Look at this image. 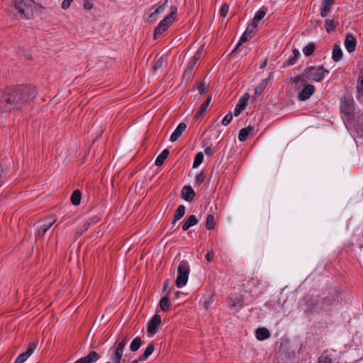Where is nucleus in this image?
<instances>
[{"instance_id":"nucleus-5","label":"nucleus","mask_w":363,"mask_h":363,"mask_svg":"<svg viewBox=\"0 0 363 363\" xmlns=\"http://www.w3.org/2000/svg\"><path fill=\"white\" fill-rule=\"evenodd\" d=\"M347 128L354 131L357 137L363 136V113L357 111L345 122Z\"/></svg>"},{"instance_id":"nucleus-38","label":"nucleus","mask_w":363,"mask_h":363,"mask_svg":"<svg viewBox=\"0 0 363 363\" xmlns=\"http://www.w3.org/2000/svg\"><path fill=\"white\" fill-rule=\"evenodd\" d=\"M216 221L212 214H208L206 220V228L208 230H213L215 228Z\"/></svg>"},{"instance_id":"nucleus-48","label":"nucleus","mask_w":363,"mask_h":363,"mask_svg":"<svg viewBox=\"0 0 363 363\" xmlns=\"http://www.w3.org/2000/svg\"><path fill=\"white\" fill-rule=\"evenodd\" d=\"M259 21L252 19L251 23L247 27L250 28V33H252L254 30L258 26Z\"/></svg>"},{"instance_id":"nucleus-2","label":"nucleus","mask_w":363,"mask_h":363,"mask_svg":"<svg viewBox=\"0 0 363 363\" xmlns=\"http://www.w3.org/2000/svg\"><path fill=\"white\" fill-rule=\"evenodd\" d=\"M34 1L33 0H15L11 5L10 10H16L21 18L28 19L33 15Z\"/></svg>"},{"instance_id":"nucleus-52","label":"nucleus","mask_w":363,"mask_h":363,"mask_svg":"<svg viewBox=\"0 0 363 363\" xmlns=\"http://www.w3.org/2000/svg\"><path fill=\"white\" fill-rule=\"evenodd\" d=\"M205 259L207 262V263H210L213 260V254L211 252H208L206 254Z\"/></svg>"},{"instance_id":"nucleus-10","label":"nucleus","mask_w":363,"mask_h":363,"mask_svg":"<svg viewBox=\"0 0 363 363\" xmlns=\"http://www.w3.org/2000/svg\"><path fill=\"white\" fill-rule=\"evenodd\" d=\"M168 6V0H165L162 4H156L149 10V16L147 21L152 22L156 21L157 16L162 13Z\"/></svg>"},{"instance_id":"nucleus-49","label":"nucleus","mask_w":363,"mask_h":363,"mask_svg":"<svg viewBox=\"0 0 363 363\" xmlns=\"http://www.w3.org/2000/svg\"><path fill=\"white\" fill-rule=\"evenodd\" d=\"M74 1V0H63V1L62 2V4H61L62 9L64 10H67V9L69 8V6H71L72 3Z\"/></svg>"},{"instance_id":"nucleus-4","label":"nucleus","mask_w":363,"mask_h":363,"mask_svg":"<svg viewBox=\"0 0 363 363\" xmlns=\"http://www.w3.org/2000/svg\"><path fill=\"white\" fill-rule=\"evenodd\" d=\"M169 13L157 25L154 30V39L158 38L162 35L172 25L175 19V15L177 13V7L172 6Z\"/></svg>"},{"instance_id":"nucleus-53","label":"nucleus","mask_w":363,"mask_h":363,"mask_svg":"<svg viewBox=\"0 0 363 363\" xmlns=\"http://www.w3.org/2000/svg\"><path fill=\"white\" fill-rule=\"evenodd\" d=\"M199 92L200 94H203L205 92V85L204 84H201L198 87Z\"/></svg>"},{"instance_id":"nucleus-56","label":"nucleus","mask_w":363,"mask_h":363,"mask_svg":"<svg viewBox=\"0 0 363 363\" xmlns=\"http://www.w3.org/2000/svg\"><path fill=\"white\" fill-rule=\"evenodd\" d=\"M168 284H169V281L168 280L165 281V282L164 283V289L168 286Z\"/></svg>"},{"instance_id":"nucleus-31","label":"nucleus","mask_w":363,"mask_h":363,"mask_svg":"<svg viewBox=\"0 0 363 363\" xmlns=\"http://www.w3.org/2000/svg\"><path fill=\"white\" fill-rule=\"evenodd\" d=\"M199 223V220L194 215H191L184 222L182 226V230L186 231L189 230L191 227L196 225Z\"/></svg>"},{"instance_id":"nucleus-30","label":"nucleus","mask_w":363,"mask_h":363,"mask_svg":"<svg viewBox=\"0 0 363 363\" xmlns=\"http://www.w3.org/2000/svg\"><path fill=\"white\" fill-rule=\"evenodd\" d=\"M270 337V332L266 328H259L256 330V337L259 340H264Z\"/></svg>"},{"instance_id":"nucleus-46","label":"nucleus","mask_w":363,"mask_h":363,"mask_svg":"<svg viewBox=\"0 0 363 363\" xmlns=\"http://www.w3.org/2000/svg\"><path fill=\"white\" fill-rule=\"evenodd\" d=\"M233 120V114L229 112L226 114L222 120V124L225 126L228 125Z\"/></svg>"},{"instance_id":"nucleus-27","label":"nucleus","mask_w":363,"mask_h":363,"mask_svg":"<svg viewBox=\"0 0 363 363\" xmlns=\"http://www.w3.org/2000/svg\"><path fill=\"white\" fill-rule=\"evenodd\" d=\"M252 33H250V28H247L245 31L242 33L241 35L238 44L235 47V48L233 50L231 54H234L238 52L239 47L245 42L247 41L249 38L252 37Z\"/></svg>"},{"instance_id":"nucleus-26","label":"nucleus","mask_w":363,"mask_h":363,"mask_svg":"<svg viewBox=\"0 0 363 363\" xmlns=\"http://www.w3.org/2000/svg\"><path fill=\"white\" fill-rule=\"evenodd\" d=\"M198 60V58L196 56H194L193 58L189 61L188 66L183 74L184 78H187L189 79L191 77L193 69L195 67V65Z\"/></svg>"},{"instance_id":"nucleus-11","label":"nucleus","mask_w":363,"mask_h":363,"mask_svg":"<svg viewBox=\"0 0 363 363\" xmlns=\"http://www.w3.org/2000/svg\"><path fill=\"white\" fill-rule=\"evenodd\" d=\"M228 306L230 309L240 311L244 306V299L241 294H235L228 297Z\"/></svg>"},{"instance_id":"nucleus-25","label":"nucleus","mask_w":363,"mask_h":363,"mask_svg":"<svg viewBox=\"0 0 363 363\" xmlns=\"http://www.w3.org/2000/svg\"><path fill=\"white\" fill-rule=\"evenodd\" d=\"M323 303L327 306H333V305H340L341 303V297L340 293L336 291L335 292V298L333 297H325L323 298Z\"/></svg>"},{"instance_id":"nucleus-45","label":"nucleus","mask_w":363,"mask_h":363,"mask_svg":"<svg viewBox=\"0 0 363 363\" xmlns=\"http://www.w3.org/2000/svg\"><path fill=\"white\" fill-rule=\"evenodd\" d=\"M228 11H229V5L226 3H225L221 6V7L220 9V11H219L220 16L222 18H225L227 16V14L228 13Z\"/></svg>"},{"instance_id":"nucleus-23","label":"nucleus","mask_w":363,"mask_h":363,"mask_svg":"<svg viewBox=\"0 0 363 363\" xmlns=\"http://www.w3.org/2000/svg\"><path fill=\"white\" fill-rule=\"evenodd\" d=\"M272 77V74H270L269 76L267 78H265L262 79L259 85L255 89V95L256 96H259L262 94L263 91L266 89V87L268 86L269 82L271 81Z\"/></svg>"},{"instance_id":"nucleus-28","label":"nucleus","mask_w":363,"mask_h":363,"mask_svg":"<svg viewBox=\"0 0 363 363\" xmlns=\"http://www.w3.org/2000/svg\"><path fill=\"white\" fill-rule=\"evenodd\" d=\"M333 4V0H323L320 9V16L325 17L328 12L330 11L332 5Z\"/></svg>"},{"instance_id":"nucleus-18","label":"nucleus","mask_w":363,"mask_h":363,"mask_svg":"<svg viewBox=\"0 0 363 363\" xmlns=\"http://www.w3.org/2000/svg\"><path fill=\"white\" fill-rule=\"evenodd\" d=\"M181 196L186 201L191 202L195 197V191L191 186L186 185L182 189Z\"/></svg>"},{"instance_id":"nucleus-36","label":"nucleus","mask_w":363,"mask_h":363,"mask_svg":"<svg viewBox=\"0 0 363 363\" xmlns=\"http://www.w3.org/2000/svg\"><path fill=\"white\" fill-rule=\"evenodd\" d=\"M82 199L81 191L78 189L74 190L71 195V202L74 206H79Z\"/></svg>"},{"instance_id":"nucleus-37","label":"nucleus","mask_w":363,"mask_h":363,"mask_svg":"<svg viewBox=\"0 0 363 363\" xmlns=\"http://www.w3.org/2000/svg\"><path fill=\"white\" fill-rule=\"evenodd\" d=\"M338 24V21L335 19H326L325 28L326 31L330 33L335 30Z\"/></svg>"},{"instance_id":"nucleus-12","label":"nucleus","mask_w":363,"mask_h":363,"mask_svg":"<svg viewBox=\"0 0 363 363\" xmlns=\"http://www.w3.org/2000/svg\"><path fill=\"white\" fill-rule=\"evenodd\" d=\"M38 345V341L35 340L33 342H30L27 347V350L25 352L21 353L20 355L17 357L14 363H23L25 362L28 358L31 356V354L36 350Z\"/></svg>"},{"instance_id":"nucleus-44","label":"nucleus","mask_w":363,"mask_h":363,"mask_svg":"<svg viewBox=\"0 0 363 363\" xmlns=\"http://www.w3.org/2000/svg\"><path fill=\"white\" fill-rule=\"evenodd\" d=\"M205 179H206L205 173L203 172H201L196 176L195 184L198 186H200L204 182Z\"/></svg>"},{"instance_id":"nucleus-22","label":"nucleus","mask_w":363,"mask_h":363,"mask_svg":"<svg viewBox=\"0 0 363 363\" xmlns=\"http://www.w3.org/2000/svg\"><path fill=\"white\" fill-rule=\"evenodd\" d=\"M186 129V124L184 123H180L177 127L175 128L174 132L170 135V141L171 142H175L177 141L180 136L182 135V133Z\"/></svg>"},{"instance_id":"nucleus-17","label":"nucleus","mask_w":363,"mask_h":363,"mask_svg":"<svg viewBox=\"0 0 363 363\" xmlns=\"http://www.w3.org/2000/svg\"><path fill=\"white\" fill-rule=\"evenodd\" d=\"M56 219L53 217L48 218L45 223L38 228L37 236L43 237L45 233L52 227Z\"/></svg>"},{"instance_id":"nucleus-55","label":"nucleus","mask_w":363,"mask_h":363,"mask_svg":"<svg viewBox=\"0 0 363 363\" xmlns=\"http://www.w3.org/2000/svg\"><path fill=\"white\" fill-rule=\"evenodd\" d=\"M2 174H3V169H2V167L0 166V187L2 186L3 184V181H2Z\"/></svg>"},{"instance_id":"nucleus-6","label":"nucleus","mask_w":363,"mask_h":363,"mask_svg":"<svg viewBox=\"0 0 363 363\" xmlns=\"http://www.w3.org/2000/svg\"><path fill=\"white\" fill-rule=\"evenodd\" d=\"M190 273V266L187 261L182 260L179 262L177 269V278L175 280L176 286L181 289L186 286L189 279Z\"/></svg>"},{"instance_id":"nucleus-51","label":"nucleus","mask_w":363,"mask_h":363,"mask_svg":"<svg viewBox=\"0 0 363 363\" xmlns=\"http://www.w3.org/2000/svg\"><path fill=\"white\" fill-rule=\"evenodd\" d=\"M204 152H205V154L209 157H211L215 151L213 149L211 148V147L208 146V147H206L204 150Z\"/></svg>"},{"instance_id":"nucleus-14","label":"nucleus","mask_w":363,"mask_h":363,"mask_svg":"<svg viewBox=\"0 0 363 363\" xmlns=\"http://www.w3.org/2000/svg\"><path fill=\"white\" fill-rule=\"evenodd\" d=\"M248 99L249 95L247 94H244L240 98L234 109L235 116L238 117L245 109Z\"/></svg>"},{"instance_id":"nucleus-1","label":"nucleus","mask_w":363,"mask_h":363,"mask_svg":"<svg viewBox=\"0 0 363 363\" xmlns=\"http://www.w3.org/2000/svg\"><path fill=\"white\" fill-rule=\"evenodd\" d=\"M36 94V88L28 85L0 90V113L23 109Z\"/></svg>"},{"instance_id":"nucleus-24","label":"nucleus","mask_w":363,"mask_h":363,"mask_svg":"<svg viewBox=\"0 0 363 363\" xmlns=\"http://www.w3.org/2000/svg\"><path fill=\"white\" fill-rule=\"evenodd\" d=\"M254 126L252 125L240 129L238 134V140L241 142L246 141L249 135L254 131Z\"/></svg>"},{"instance_id":"nucleus-32","label":"nucleus","mask_w":363,"mask_h":363,"mask_svg":"<svg viewBox=\"0 0 363 363\" xmlns=\"http://www.w3.org/2000/svg\"><path fill=\"white\" fill-rule=\"evenodd\" d=\"M332 58L335 62H339L342 58V51L339 45H334L333 48Z\"/></svg>"},{"instance_id":"nucleus-21","label":"nucleus","mask_w":363,"mask_h":363,"mask_svg":"<svg viewBox=\"0 0 363 363\" xmlns=\"http://www.w3.org/2000/svg\"><path fill=\"white\" fill-rule=\"evenodd\" d=\"M357 99L359 101L363 99V68L360 69L357 81Z\"/></svg>"},{"instance_id":"nucleus-35","label":"nucleus","mask_w":363,"mask_h":363,"mask_svg":"<svg viewBox=\"0 0 363 363\" xmlns=\"http://www.w3.org/2000/svg\"><path fill=\"white\" fill-rule=\"evenodd\" d=\"M169 150L167 149H164L156 158L155 161V164L156 166H161L164 161L167 159L169 155Z\"/></svg>"},{"instance_id":"nucleus-54","label":"nucleus","mask_w":363,"mask_h":363,"mask_svg":"<svg viewBox=\"0 0 363 363\" xmlns=\"http://www.w3.org/2000/svg\"><path fill=\"white\" fill-rule=\"evenodd\" d=\"M162 65H163V60L162 58H160L157 61V62H156V64L155 65V68L157 69L158 67H161L162 66Z\"/></svg>"},{"instance_id":"nucleus-29","label":"nucleus","mask_w":363,"mask_h":363,"mask_svg":"<svg viewBox=\"0 0 363 363\" xmlns=\"http://www.w3.org/2000/svg\"><path fill=\"white\" fill-rule=\"evenodd\" d=\"M155 347L152 344L148 345L146 347L144 352L138 357V359L135 361V363H138L139 362H143L146 360L154 352Z\"/></svg>"},{"instance_id":"nucleus-33","label":"nucleus","mask_w":363,"mask_h":363,"mask_svg":"<svg viewBox=\"0 0 363 363\" xmlns=\"http://www.w3.org/2000/svg\"><path fill=\"white\" fill-rule=\"evenodd\" d=\"M185 214V206L183 204L179 205L174 215L172 224L174 225L177 220L181 219Z\"/></svg>"},{"instance_id":"nucleus-7","label":"nucleus","mask_w":363,"mask_h":363,"mask_svg":"<svg viewBox=\"0 0 363 363\" xmlns=\"http://www.w3.org/2000/svg\"><path fill=\"white\" fill-rule=\"evenodd\" d=\"M340 110L344 115L345 122L346 119L350 118L354 114H356L353 99L346 96L342 97L340 101Z\"/></svg>"},{"instance_id":"nucleus-47","label":"nucleus","mask_w":363,"mask_h":363,"mask_svg":"<svg viewBox=\"0 0 363 363\" xmlns=\"http://www.w3.org/2000/svg\"><path fill=\"white\" fill-rule=\"evenodd\" d=\"M83 8L86 11H90L94 8L92 0H84Z\"/></svg>"},{"instance_id":"nucleus-40","label":"nucleus","mask_w":363,"mask_h":363,"mask_svg":"<svg viewBox=\"0 0 363 363\" xmlns=\"http://www.w3.org/2000/svg\"><path fill=\"white\" fill-rule=\"evenodd\" d=\"M203 153L202 152H199L196 154L193 163V168H197L203 160Z\"/></svg>"},{"instance_id":"nucleus-13","label":"nucleus","mask_w":363,"mask_h":363,"mask_svg":"<svg viewBox=\"0 0 363 363\" xmlns=\"http://www.w3.org/2000/svg\"><path fill=\"white\" fill-rule=\"evenodd\" d=\"M161 317L155 314L147 323V333L150 337L152 336L157 331V328L161 324Z\"/></svg>"},{"instance_id":"nucleus-3","label":"nucleus","mask_w":363,"mask_h":363,"mask_svg":"<svg viewBox=\"0 0 363 363\" xmlns=\"http://www.w3.org/2000/svg\"><path fill=\"white\" fill-rule=\"evenodd\" d=\"M128 342V335H121L116 341L113 347L110 349L111 360L106 363H121L125 347Z\"/></svg>"},{"instance_id":"nucleus-41","label":"nucleus","mask_w":363,"mask_h":363,"mask_svg":"<svg viewBox=\"0 0 363 363\" xmlns=\"http://www.w3.org/2000/svg\"><path fill=\"white\" fill-rule=\"evenodd\" d=\"M315 49V44L313 43H310L303 48L302 51L306 56H310L313 53Z\"/></svg>"},{"instance_id":"nucleus-39","label":"nucleus","mask_w":363,"mask_h":363,"mask_svg":"<svg viewBox=\"0 0 363 363\" xmlns=\"http://www.w3.org/2000/svg\"><path fill=\"white\" fill-rule=\"evenodd\" d=\"M141 345H142L141 338L140 337H137L134 338L133 340L132 341V342L130 345V349L133 352H136L140 347Z\"/></svg>"},{"instance_id":"nucleus-8","label":"nucleus","mask_w":363,"mask_h":363,"mask_svg":"<svg viewBox=\"0 0 363 363\" xmlns=\"http://www.w3.org/2000/svg\"><path fill=\"white\" fill-rule=\"evenodd\" d=\"M328 73L323 66L310 67L307 72L309 79L314 82H321Z\"/></svg>"},{"instance_id":"nucleus-15","label":"nucleus","mask_w":363,"mask_h":363,"mask_svg":"<svg viewBox=\"0 0 363 363\" xmlns=\"http://www.w3.org/2000/svg\"><path fill=\"white\" fill-rule=\"evenodd\" d=\"M101 358V355L95 351H91L84 357L79 358L74 363H95Z\"/></svg>"},{"instance_id":"nucleus-9","label":"nucleus","mask_w":363,"mask_h":363,"mask_svg":"<svg viewBox=\"0 0 363 363\" xmlns=\"http://www.w3.org/2000/svg\"><path fill=\"white\" fill-rule=\"evenodd\" d=\"M247 284L250 286V291L254 292L256 295L262 293L268 286V282L265 280L257 278L251 279Z\"/></svg>"},{"instance_id":"nucleus-43","label":"nucleus","mask_w":363,"mask_h":363,"mask_svg":"<svg viewBox=\"0 0 363 363\" xmlns=\"http://www.w3.org/2000/svg\"><path fill=\"white\" fill-rule=\"evenodd\" d=\"M266 13V9L261 8L255 13L253 18L260 22V21L265 16Z\"/></svg>"},{"instance_id":"nucleus-19","label":"nucleus","mask_w":363,"mask_h":363,"mask_svg":"<svg viewBox=\"0 0 363 363\" xmlns=\"http://www.w3.org/2000/svg\"><path fill=\"white\" fill-rule=\"evenodd\" d=\"M357 40L351 33H347L345 39V47L348 52H352L355 50Z\"/></svg>"},{"instance_id":"nucleus-42","label":"nucleus","mask_w":363,"mask_h":363,"mask_svg":"<svg viewBox=\"0 0 363 363\" xmlns=\"http://www.w3.org/2000/svg\"><path fill=\"white\" fill-rule=\"evenodd\" d=\"M160 306L163 311H168L169 310V301L167 296L161 298Z\"/></svg>"},{"instance_id":"nucleus-34","label":"nucleus","mask_w":363,"mask_h":363,"mask_svg":"<svg viewBox=\"0 0 363 363\" xmlns=\"http://www.w3.org/2000/svg\"><path fill=\"white\" fill-rule=\"evenodd\" d=\"M300 52L298 49L294 48L292 50V55L289 57V58L286 60V65H293L296 64L298 59L300 57Z\"/></svg>"},{"instance_id":"nucleus-50","label":"nucleus","mask_w":363,"mask_h":363,"mask_svg":"<svg viewBox=\"0 0 363 363\" xmlns=\"http://www.w3.org/2000/svg\"><path fill=\"white\" fill-rule=\"evenodd\" d=\"M318 363H333L330 358H329L328 356L322 355L319 358Z\"/></svg>"},{"instance_id":"nucleus-16","label":"nucleus","mask_w":363,"mask_h":363,"mask_svg":"<svg viewBox=\"0 0 363 363\" xmlns=\"http://www.w3.org/2000/svg\"><path fill=\"white\" fill-rule=\"evenodd\" d=\"M314 91L315 86L312 84H307L298 94V99L302 101H306L313 95Z\"/></svg>"},{"instance_id":"nucleus-20","label":"nucleus","mask_w":363,"mask_h":363,"mask_svg":"<svg viewBox=\"0 0 363 363\" xmlns=\"http://www.w3.org/2000/svg\"><path fill=\"white\" fill-rule=\"evenodd\" d=\"M211 98L208 97L205 101L200 106L198 111L195 113L194 118L196 121H201L205 115V113L211 103Z\"/></svg>"}]
</instances>
